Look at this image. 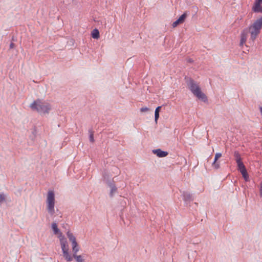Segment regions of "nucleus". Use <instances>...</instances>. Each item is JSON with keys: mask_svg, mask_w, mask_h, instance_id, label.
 Here are the masks:
<instances>
[{"mask_svg": "<svg viewBox=\"0 0 262 262\" xmlns=\"http://www.w3.org/2000/svg\"><path fill=\"white\" fill-rule=\"evenodd\" d=\"M186 83L189 90L198 99L202 100L203 102L207 101L206 96L202 92L198 83L192 78H189L186 80Z\"/></svg>", "mask_w": 262, "mask_h": 262, "instance_id": "nucleus-1", "label": "nucleus"}, {"mask_svg": "<svg viewBox=\"0 0 262 262\" xmlns=\"http://www.w3.org/2000/svg\"><path fill=\"white\" fill-rule=\"evenodd\" d=\"M30 107L33 111L42 114H49L52 109V106L47 101L40 99L35 100L31 105Z\"/></svg>", "mask_w": 262, "mask_h": 262, "instance_id": "nucleus-2", "label": "nucleus"}, {"mask_svg": "<svg viewBox=\"0 0 262 262\" xmlns=\"http://www.w3.org/2000/svg\"><path fill=\"white\" fill-rule=\"evenodd\" d=\"M262 28V17L256 19L249 27L251 39L254 40L257 36L259 34Z\"/></svg>", "mask_w": 262, "mask_h": 262, "instance_id": "nucleus-3", "label": "nucleus"}, {"mask_svg": "<svg viewBox=\"0 0 262 262\" xmlns=\"http://www.w3.org/2000/svg\"><path fill=\"white\" fill-rule=\"evenodd\" d=\"M55 194L53 190H49L47 197V209L49 213L53 215L55 213Z\"/></svg>", "mask_w": 262, "mask_h": 262, "instance_id": "nucleus-4", "label": "nucleus"}, {"mask_svg": "<svg viewBox=\"0 0 262 262\" xmlns=\"http://www.w3.org/2000/svg\"><path fill=\"white\" fill-rule=\"evenodd\" d=\"M59 241L64 258L68 262L72 261L73 257L69 253V245L66 238L64 236L61 237L59 238Z\"/></svg>", "mask_w": 262, "mask_h": 262, "instance_id": "nucleus-5", "label": "nucleus"}, {"mask_svg": "<svg viewBox=\"0 0 262 262\" xmlns=\"http://www.w3.org/2000/svg\"><path fill=\"white\" fill-rule=\"evenodd\" d=\"M187 14L186 13H183L177 20L172 23V27L173 28L176 27L180 24L183 23L186 19Z\"/></svg>", "mask_w": 262, "mask_h": 262, "instance_id": "nucleus-6", "label": "nucleus"}, {"mask_svg": "<svg viewBox=\"0 0 262 262\" xmlns=\"http://www.w3.org/2000/svg\"><path fill=\"white\" fill-rule=\"evenodd\" d=\"M51 227L54 234L58 235L59 238L63 236L60 230L58 228L57 225L56 223H53Z\"/></svg>", "mask_w": 262, "mask_h": 262, "instance_id": "nucleus-7", "label": "nucleus"}, {"mask_svg": "<svg viewBox=\"0 0 262 262\" xmlns=\"http://www.w3.org/2000/svg\"><path fill=\"white\" fill-rule=\"evenodd\" d=\"M221 153L218 152L215 154L214 161L212 164V166L214 168L217 169L220 168V163L219 162H217V160H218L219 158H221Z\"/></svg>", "mask_w": 262, "mask_h": 262, "instance_id": "nucleus-8", "label": "nucleus"}, {"mask_svg": "<svg viewBox=\"0 0 262 262\" xmlns=\"http://www.w3.org/2000/svg\"><path fill=\"white\" fill-rule=\"evenodd\" d=\"M152 152L160 158L165 157L168 155L167 151H162L160 149H154Z\"/></svg>", "mask_w": 262, "mask_h": 262, "instance_id": "nucleus-9", "label": "nucleus"}, {"mask_svg": "<svg viewBox=\"0 0 262 262\" xmlns=\"http://www.w3.org/2000/svg\"><path fill=\"white\" fill-rule=\"evenodd\" d=\"M183 199L185 202H190L193 201L192 195L187 191H183L182 193Z\"/></svg>", "mask_w": 262, "mask_h": 262, "instance_id": "nucleus-10", "label": "nucleus"}, {"mask_svg": "<svg viewBox=\"0 0 262 262\" xmlns=\"http://www.w3.org/2000/svg\"><path fill=\"white\" fill-rule=\"evenodd\" d=\"M247 30H244L241 34V40L240 46H243V45L246 42L247 38Z\"/></svg>", "mask_w": 262, "mask_h": 262, "instance_id": "nucleus-11", "label": "nucleus"}, {"mask_svg": "<svg viewBox=\"0 0 262 262\" xmlns=\"http://www.w3.org/2000/svg\"><path fill=\"white\" fill-rule=\"evenodd\" d=\"M234 157L237 163V166L240 165L241 164H243V162L242 161L241 155L238 151H235L234 152Z\"/></svg>", "mask_w": 262, "mask_h": 262, "instance_id": "nucleus-12", "label": "nucleus"}, {"mask_svg": "<svg viewBox=\"0 0 262 262\" xmlns=\"http://www.w3.org/2000/svg\"><path fill=\"white\" fill-rule=\"evenodd\" d=\"M67 235L70 241L71 242L72 245L77 243L75 237L73 235L72 232L68 231Z\"/></svg>", "mask_w": 262, "mask_h": 262, "instance_id": "nucleus-13", "label": "nucleus"}, {"mask_svg": "<svg viewBox=\"0 0 262 262\" xmlns=\"http://www.w3.org/2000/svg\"><path fill=\"white\" fill-rule=\"evenodd\" d=\"M108 185L111 188L110 196L112 197L114 194L117 191V187L114 184L110 182L108 183Z\"/></svg>", "mask_w": 262, "mask_h": 262, "instance_id": "nucleus-14", "label": "nucleus"}, {"mask_svg": "<svg viewBox=\"0 0 262 262\" xmlns=\"http://www.w3.org/2000/svg\"><path fill=\"white\" fill-rule=\"evenodd\" d=\"M72 250H73V252L72 257H74L75 255H78L77 254V253L78 252L79 248L78 246L77 243L72 245Z\"/></svg>", "mask_w": 262, "mask_h": 262, "instance_id": "nucleus-15", "label": "nucleus"}, {"mask_svg": "<svg viewBox=\"0 0 262 262\" xmlns=\"http://www.w3.org/2000/svg\"><path fill=\"white\" fill-rule=\"evenodd\" d=\"M252 11L255 13H262V6L261 5L253 6Z\"/></svg>", "mask_w": 262, "mask_h": 262, "instance_id": "nucleus-16", "label": "nucleus"}, {"mask_svg": "<svg viewBox=\"0 0 262 262\" xmlns=\"http://www.w3.org/2000/svg\"><path fill=\"white\" fill-rule=\"evenodd\" d=\"M237 169L238 171H240L241 174L246 173L247 172L244 163L242 164H241L240 165H237Z\"/></svg>", "mask_w": 262, "mask_h": 262, "instance_id": "nucleus-17", "label": "nucleus"}, {"mask_svg": "<svg viewBox=\"0 0 262 262\" xmlns=\"http://www.w3.org/2000/svg\"><path fill=\"white\" fill-rule=\"evenodd\" d=\"M92 37L94 39H98L99 38V32L98 29H95L93 30L92 32Z\"/></svg>", "mask_w": 262, "mask_h": 262, "instance_id": "nucleus-18", "label": "nucleus"}, {"mask_svg": "<svg viewBox=\"0 0 262 262\" xmlns=\"http://www.w3.org/2000/svg\"><path fill=\"white\" fill-rule=\"evenodd\" d=\"M161 108V106H158L155 110V120L156 123H157L158 119L159 117V112L160 111Z\"/></svg>", "mask_w": 262, "mask_h": 262, "instance_id": "nucleus-19", "label": "nucleus"}, {"mask_svg": "<svg viewBox=\"0 0 262 262\" xmlns=\"http://www.w3.org/2000/svg\"><path fill=\"white\" fill-rule=\"evenodd\" d=\"M74 258L77 262H85L83 256L82 255H75L74 257H72Z\"/></svg>", "mask_w": 262, "mask_h": 262, "instance_id": "nucleus-20", "label": "nucleus"}, {"mask_svg": "<svg viewBox=\"0 0 262 262\" xmlns=\"http://www.w3.org/2000/svg\"><path fill=\"white\" fill-rule=\"evenodd\" d=\"M89 132L90 134V136H89L90 141L92 143H93L94 142L93 132L92 130H89Z\"/></svg>", "mask_w": 262, "mask_h": 262, "instance_id": "nucleus-21", "label": "nucleus"}, {"mask_svg": "<svg viewBox=\"0 0 262 262\" xmlns=\"http://www.w3.org/2000/svg\"><path fill=\"white\" fill-rule=\"evenodd\" d=\"M6 200V195L4 193H0V204L3 203Z\"/></svg>", "mask_w": 262, "mask_h": 262, "instance_id": "nucleus-22", "label": "nucleus"}, {"mask_svg": "<svg viewBox=\"0 0 262 262\" xmlns=\"http://www.w3.org/2000/svg\"><path fill=\"white\" fill-rule=\"evenodd\" d=\"M242 175L244 178V180H245V181L247 182L249 181V176L247 172L246 173H242Z\"/></svg>", "mask_w": 262, "mask_h": 262, "instance_id": "nucleus-23", "label": "nucleus"}, {"mask_svg": "<svg viewBox=\"0 0 262 262\" xmlns=\"http://www.w3.org/2000/svg\"><path fill=\"white\" fill-rule=\"evenodd\" d=\"M262 4V0H255L253 6L261 5Z\"/></svg>", "mask_w": 262, "mask_h": 262, "instance_id": "nucleus-24", "label": "nucleus"}, {"mask_svg": "<svg viewBox=\"0 0 262 262\" xmlns=\"http://www.w3.org/2000/svg\"><path fill=\"white\" fill-rule=\"evenodd\" d=\"M148 110H149V108L148 107H141L140 108V112H147Z\"/></svg>", "mask_w": 262, "mask_h": 262, "instance_id": "nucleus-25", "label": "nucleus"}, {"mask_svg": "<svg viewBox=\"0 0 262 262\" xmlns=\"http://www.w3.org/2000/svg\"><path fill=\"white\" fill-rule=\"evenodd\" d=\"M260 195L262 197V185L260 184V189H259Z\"/></svg>", "mask_w": 262, "mask_h": 262, "instance_id": "nucleus-26", "label": "nucleus"}, {"mask_svg": "<svg viewBox=\"0 0 262 262\" xmlns=\"http://www.w3.org/2000/svg\"><path fill=\"white\" fill-rule=\"evenodd\" d=\"M187 61L188 62H189V63H192V62H193V59H191V58H187Z\"/></svg>", "mask_w": 262, "mask_h": 262, "instance_id": "nucleus-27", "label": "nucleus"}, {"mask_svg": "<svg viewBox=\"0 0 262 262\" xmlns=\"http://www.w3.org/2000/svg\"><path fill=\"white\" fill-rule=\"evenodd\" d=\"M14 46V44L13 43H11L10 45V48L12 49V48H13Z\"/></svg>", "mask_w": 262, "mask_h": 262, "instance_id": "nucleus-28", "label": "nucleus"}, {"mask_svg": "<svg viewBox=\"0 0 262 262\" xmlns=\"http://www.w3.org/2000/svg\"><path fill=\"white\" fill-rule=\"evenodd\" d=\"M115 170H116L117 171L118 170V168H115Z\"/></svg>", "mask_w": 262, "mask_h": 262, "instance_id": "nucleus-29", "label": "nucleus"}]
</instances>
